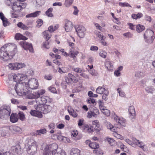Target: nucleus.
Returning <instances> with one entry per match:
<instances>
[{
	"label": "nucleus",
	"instance_id": "864d4df0",
	"mask_svg": "<svg viewBox=\"0 0 155 155\" xmlns=\"http://www.w3.org/2000/svg\"><path fill=\"white\" fill-rule=\"evenodd\" d=\"M3 22V25L5 27L6 26L9 24V22L8 21L7 19L6 18L5 19L2 20Z\"/></svg>",
	"mask_w": 155,
	"mask_h": 155
},
{
	"label": "nucleus",
	"instance_id": "69168bd1",
	"mask_svg": "<svg viewBox=\"0 0 155 155\" xmlns=\"http://www.w3.org/2000/svg\"><path fill=\"white\" fill-rule=\"evenodd\" d=\"M48 89L49 91L53 93H55L56 92V90L54 87H50L48 88Z\"/></svg>",
	"mask_w": 155,
	"mask_h": 155
},
{
	"label": "nucleus",
	"instance_id": "f257e3e1",
	"mask_svg": "<svg viewBox=\"0 0 155 155\" xmlns=\"http://www.w3.org/2000/svg\"><path fill=\"white\" fill-rule=\"evenodd\" d=\"M17 51V46L15 45L5 44L0 49V59L4 61L10 60Z\"/></svg>",
	"mask_w": 155,
	"mask_h": 155
},
{
	"label": "nucleus",
	"instance_id": "a19ab883",
	"mask_svg": "<svg viewBox=\"0 0 155 155\" xmlns=\"http://www.w3.org/2000/svg\"><path fill=\"white\" fill-rule=\"evenodd\" d=\"M80 151L76 148H73L71 153V154H80Z\"/></svg>",
	"mask_w": 155,
	"mask_h": 155
},
{
	"label": "nucleus",
	"instance_id": "ea45409f",
	"mask_svg": "<svg viewBox=\"0 0 155 155\" xmlns=\"http://www.w3.org/2000/svg\"><path fill=\"white\" fill-rule=\"evenodd\" d=\"M72 70L77 73H81L83 72V70L82 69L79 68L73 67L72 68Z\"/></svg>",
	"mask_w": 155,
	"mask_h": 155
},
{
	"label": "nucleus",
	"instance_id": "de8ad7c7",
	"mask_svg": "<svg viewBox=\"0 0 155 155\" xmlns=\"http://www.w3.org/2000/svg\"><path fill=\"white\" fill-rule=\"evenodd\" d=\"M107 53L103 50L101 51L99 53V55L103 58H105L107 56Z\"/></svg>",
	"mask_w": 155,
	"mask_h": 155
},
{
	"label": "nucleus",
	"instance_id": "c03bdc74",
	"mask_svg": "<svg viewBox=\"0 0 155 155\" xmlns=\"http://www.w3.org/2000/svg\"><path fill=\"white\" fill-rule=\"evenodd\" d=\"M16 63L17 70L20 69L21 68L25 67V65L24 63Z\"/></svg>",
	"mask_w": 155,
	"mask_h": 155
},
{
	"label": "nucleus",
	"instance_id": "393cba45",
	"mask_svg": "<svg viewBox=\"0 0 155 155\" xmlns=\"http://www.w3.org/2000/svg\"><path fill=\"white\" fill-rule=\"evenodd\" d=\"M40 13V11H37L34 12L27 15L26 17L27 18L30 17H35L39 16Z\"/></svg>",
	"mask_w": 155,
	"mask_h": 155
},
{
	"label": "nucleus",
	"instance_id": "5701e85b",
	"mask_svg": "<svg viewBox=\"0 0 155 155\" xmlns=\"http://www.w3.org/2000/svg\"><path fill=\"white\" fill-rule=\"evenodd\" d=\"M10 130L13 133L15 132H21V129L16 126H11L10 127Z\"/></svg>",
	"mask_w": 155,
	"mask_h": 155
},
{
	"label": "nucleus",
	"instance_id": "ddd939ff",
	"mask_svg": "<svg viewBox=\"0 0 155 155\" xmlns=\"http://www.w3.org/2000/svg\"><path fill=\"white\" fill-rule=\"evenodd\" d=\"M40 97L36 99H37V101H39L40 105H43V104H45L48 101H49V97L47 96H44L39 98Z\"/></svg>",
	"mask_w": 155,
	"mask_h": 155
},
{
	"label": "nucleus",
	"instance_id": "6e6552de",
	"mask_svg": "<svg viewBox=\"0 0 155 155\" xmlns=\"http://www.w3.org/2000/svg\"><path fill=\"white\" fill-rule=\"evenodd\" d=\"M52 109V107L50 105H39L37 107V110L40 111L41 114H46L49 112Z\"/></svg>",
	"mask_w": 155,
	"mask_h": 155
},
{
	"label": "nucleus",
	"instance_id": "49530a36",
	"mask_svg": "<svg viewBox=\"0 0 155 155\" xmlns=\"http://www.w3.org/2000/svg\"><path fill=\"white\" fill-rule=\"evenodd\" d=\"M53 155H66V152L64 150H61L59 152H56L54 153Z\"/></svg>",
	"mask_w": 155,
	"mask_h": 155
},
{
	"label": "nucleus",
	"instance_id": "5fc2aeb1",
	"mask_svg": "<svg viewBox=\"0 0 155 155\" xmlns=\"http://www.w3.org/2000/svg\"><path fill=\"white\" fill-rule=\"evenodd\" d=\"M123 35L128 38H131L133 36V35L129 32L124 34Z\"/></svg>",
	"mask_w": 155,
	"mask_h": 155
},
{
	"label": "nucleus",
	"instance_id": "680f3d73",
	"mask_svg": "<svg viewBox=\"0 0 155 155\" xmlns=\"http://www.w3.org/2000/svg\"><path fill=\"white\" fill-rule=\"evenodd\" d=\"M107 140L111 145H113V143L114 142V139L111 138H107Z\"/></svg>",
	"mask_w": 155,
	"mask_h": 155
},
{
	"label": "nucleus",
	"instance_id": "37998d69",
	"mask_svg": "<svg viewBox=\"0 0 155 155\" xmlns=\"http://www.w3.org/2000/svg\"><path fill=\"white\" fill-rule=\"evenodd\" d=\"M13 149L14 154H15L16 153L18 154L19 153L20 150V148L19 146H18L16 147H14Z\"/></svg>",
	"mask_w": 155,
	"mask_h": 155
},
{
	"label": "nucleus",
	"instance_id": "72a5a7b5",
	"mask_svg": "<svg viewBox=\"0 0 155 155\" xmlns=\"http://www.w3.org/2000/svg\"><path fill=\"white\" fill-rule=\"evenodd\" d=\"M53 10V8H49L48 10L45 13L46 15L48 17H53V15L51 13Z\"/></svg>",
	"mask_w": 155,
	"mask_h": 155
},
{
	"label": "nucleus",
	"instance_id": "20e7f679",
	"mask_svg": "<svg viewBox=\"0 0 155 155\" xmlns=\"http://www.w3.org/2000/svg\"><path fill=\"white\" fill-rule=\"evenodd\" d=\"M27 83L25 82H21V83H18L14 87V89H12L11 90V92L12 94H14V92L15 91L17 94L19 96H22V94L23 92L22 91H21V90L23 87H28V86H27Z\"/></svg>",
	"mask_w": 155,
	"mask_h": 155
},
{
	"label": "nucleus",
	"instance_id": "f8f14e48",
	"mask_svg": "<svg viewBox=\"0 0 155 155\" xmlns=\"http://www.w3.org/2000/svg\"><path fill=\"white\" fill-rule=\"evenodd\" d=\"M22 47L26 50H29L30 52H32L33 51L32 45L25 41H22Z\"/></svg>",
	"mask_w": 155,
	"mask_h": 155
},
{
	"label": "nucleus",
	"instance_id": "774afa93",
	"mask_svg": "<svg viewBox=\"0 0 155 155\" xmlns=\"http://www.w3.org/2000/svg\"><path fill=\"white\" fill-rule=\"evenodd\" d=\"M49 128L52 130H53L55 128V124L54 123H50L48 125Z\"/></svg>",
	"mask_w": 155,
	"mask_h": 155
},
{
	"label": "nucleus",
	"instance_id": "4d7b16f0",
	"mask_svg": "<svg viewBox=\"0 0 155 155\" xmlns=\"http://www.w3.org/2000/svg\"><path fill=\"white\" fill-rule=\"evenodd\" d=\"M52 76L51 74L45 75L44 76L45 78L48 80H50L52 79Z\"/></svg>",
	"mask_w": 155,
	"mask_h": 155
},
{
	"label": "nucleus",
	"instance_id": "1a4fd4ad",
	"mask_svg": "<svg viewBox=\"0 0 155 155\" xmlns=\"http://www.w3.org/2000/svg\"><path fill=\"white\" fill-rule=\"evenodd\" d=\"M32 89H36L38 86V81L35 78H31L29 80L28 82V84H27V86Z\"/></svg>",
	"mask_w": 155,
	"mask_h": 155
},
{
	"label": "nucleus",
	"instance_id": "7ed1b4c3",
	"mask_svg": "<svg viewBox=\"0 0 155 155\" xmlns=\"http://www.w3.org/2000/svg\"><path fill=\"white\" fill-rule=\"evenodd\" d=\"M11 113L10 107L6 105L2 106L0 107V118L4 119L9 116Z\"/></svg>",
	"mask_w": 155,
	"mask_h": 155
},
{
	"label": "nucleus",
	"instance_id": "c9c22d12",
	"mask_svg": "<svg viewBox=\"0 0 155 155\" xmlns=\"http://www.w3.org/2000/svg\"><path fill=\"white\" fill-rule=\"evenodd\" d=\"M87 114V116L88 118H91L93 116L94 117H97V114H96L95 113H94V112H93L91 111H88Z\"/></svg>",
	"mask_w": 155,
	"mask_h": 155
},
{
	"label": "nucleus",
	"instance_id": "a18cd8bd",
	"mask_svg": "<svg viewBox=\"0 0 155 155\" xmlns=\"http://www.w3.org/2000/svg\"><path fill=\"white\" fill-rule=\"evenodd\" d=\"M146 91L148 93H152L154 91V89L150 87H147L145 88Z\"/></svg>",
	"mask_w": 155,
	"mask_h": 155
},
{
	"label": "nucleus",
	"instance_id": "79ce46f5",
	"mask_svg": "<svg viewBox=\"0 0 155 155\" xmlns=\"http://www.w3.org/2000/svg\"><path fill=\"white\" fill-rule=\"evenodd\" d=\"M18 116H19V119L21 120H24L25 118V115L21 111H19L18 113Z\"/></svg>",
	"mask_w": 155,
	"mask_h": 155
},
{
	"label": "nucleus",
	"instance_id": "0e129e2a",
	"mask_svg": "<svg viewBox=\"0 0 155 155\" xmlns=\"http://www.w3.org/2000/svg\"><path fill=\"white\" fill-rule=\"evenodd\" d=\"M88 102L90 104H94L96 103L95 100L93 98H90L88 100Z\"/></svg>",
	"mask_w": 155,
	"mask_h": 155
},
{
	"label": "nucleus",
	"instance_id": "bf43d9fd",
	"mask_svg": "<svg viewBox=\"0 0 155 155\" xmlns=\"http://www.w3.org/2000/svg\"><path fill=\"white\" fill-rule=\"evenodd\" d=\"M89 73L92 75L93 76H97V74L95 73V70L90 69L89 70Z\"/></svg>",
	"mask_w": 155,
	"mask_h": 155
},
{
	"label": "nucleus",
	"instance_id": "58836bf2",
	"mask_svg": "<svg viewBox=\"0 0 155 155\" xmlns=\"http://www.w3.org/2000/svg\"><path fill=\"white\" fill-rule=\"evenodd\" d=\"M53 153L50 151V150L47 149L45 147L43 155H53Z\"/></svg>",
	"mask_w": 155,
	"mask_h": 155
},
{
	"label": "nucleus",
	"instance_id": "2f4dec72",
	"mask_svg": "<svg viewBox=\"0 0 155 155\" xmlns=\"http://www.w3.org/2000/svg\"><path fill=\"white\" fill-rule=\"evenodd\" d=\"M136 30L138 32H142L144 30V27L141 25H138L136 27Z\"/></svg>",
	"mask_w": 155,
	"mask_h": 155
},
{
	"label": "nucleus",
	"instance_id": "aec40b11",
	"mask_svg": "<svg viewBox=\"0 0 155 155\" xmlns=\"http://www.w3.org/2000/svg\"><path fill=\"white\" fill-rule=\"evenodd\" d=\"M18 120V115L17 114L12 113L11 114L10 120L12 123L17 122Z\"/></svg>",
	"mask_w": 155,
	"mask_h": 155
},
{
	"label": "nucleus",
	"instance_id": "338daca9",
	"mask_svg": "<svg viewBox=\"0 0 155 155\" xmlns=\"http://www.w3.org/2000/svg\"><path fill=\"white\" fill-rule=\"evenodd\" d=\"M117 91L119 94V95H120V96L121 97H124L125 96V94L123 92H122L121 91H120V89L119 88H118L117 89Z\"/></svg>",
	"mask_w": 155,
	"mask_h": 155
},
{
	"label": "nucleus",
	"instance_id": "7c9ffc66",
	"mask_svg": "<svg viewBox=\"0 0 155 155\" xmlns=\"http://www.w3.org/2000/svg\"><path fill=\"white\" fill-rule=\"evenodd\" d=\"M17 26L18 27L23 30H27L28 29V28L27 26L21 22H18L17 24Z\"/></svg>",
	"mask_w": 155,
	"mask_h": 155
},
{
	"label": "nucleus",
	"instance_id": "6e6d98bb",
	"mask_svg": "<svg viewBox=\"0 0 155 155\" xmlns=\"http://www.w3.org/2000/svg\"><path fill=\"white\" fill-rule=\"evenodd\" d=\"M13 3H14L13 0H6L5 1L6 4L8 6L11 5L12 6Z\"/></svg>",
	"mask_w": 155,
	"mask_h": 155
},
{
	"label": "nucleus",
	"instance_id": "dca6fc26",
	"mask_svg": "<svg viewBox=\"0 0 155 155\" xmlns=\"http://www.w3.org/2000/svg\"><path fill=\"white\" fill-rule=\"evenodd\" d=\"M96 92L99 94H103L106 95H108L109 94V91L105 89L103 87H99L96 89Z\"/></svg>",
	"mask_w": 155,
	"mask_h": 155
},
{
	"label": "nucleus",
	"instance_id": "2eb2a0df",
	"mask_svg": "<svg viewBox=\"0 0 155 155\" xmlns=\"http://www.w3.org/2000/svg\"><path fill=\"white\" fill-rule=\"evenodd\" d=\"M114 120L117 122H118L120 125L125 126L126 122V120L123 118L122 117H120L117 116L116 115H114Z\"/></svg>",
	"mask_w": 155,
	"mask_h": 155
},
{
	"label": "nucleus",
	"instance_id": "4468645a",
	"mask_svg": "<svg viewBox=\"0 0 155 155\" xmlns=\"http://www.w3.org/2000/svg\"><path fill=\"white\" fill-rule=\"evenodd\" d=\"M73 27V25L71 21L68 20L65 21L64 28L66 31L69 32L71 31L72 30Z\"/></svg>",
	"mask_w": 155,
	"mask_h": 155
},
{
	"label": "nucleus",
	"instance_id": "4c0bfd02",
	"mask_svg": "<svg viewBox=\"0 0 155 155\" xmlns=\"http://www.w3.org/2000/svg\"><path fill=\"white\" fill-rule=\"evenodd\" d=\"M74 0H65L64 5L67 7H69L72 4Z\"/></svg>",
	"mask_w": 155,
	"mask_h": 155
},
{
	"label": "nucleus",
	"instance_id": "bb28decb",
	"mask_svg": "<svg viewBox=\"0 0 155 155\" xmlns=\"http://www.w3.org/2000/svg\"><path fill=\"white\" fill-rule=\"evenodd\" d=\"M83 129L85 131H87L88 133L93 131L94 129L92 127H89L87 124H85L83 126Z\"/></svg>",
	"mask_w": 155,
	"mask_h": 155
},
{
	"label": "nucleus",
	"instance_id": "09e8293b",
	"mask_svg": "<svg viewBox=\"0 0 155 155\" xmlns=\"http://www.w3.org/2000/svg\"><path fill=\"white\" fill-rule=\"evenodd\" d=\"M78 53V52L77 51L75 52L71 51H70V53L69 54L70 55L69 56L72 58H74L77 55Z\"/></svg>",
	"mask_w": 155,
	"mask_h": 155
},
{
	"label": "nucleus",
	"instance_id": "423d86ee",
	"mask_svg": "<svg viewBox=\"0 0 155 155\" xmlns=\"http://www.w3.org/2000/svg\"><path fill=\"white\" fill-rule=\"evenodd\" d=\"M154 35V32L152 30H146L144 35V38L145 39L148 38V39L151 38V40L150 41L148 40L147 41V43L148 44H151L153 42V40L155 38Z\"/></svg>",
	"mask_w": 155,
	"mask_h": 155
},
{
	"label": "nucleus",
	"instance_id": "9b49d317",
	"mask_svg": "<svg viewBox=\"0 0 155 155\" xmlns=\"http://www.w3.org/2000/svg\"><path fill=\"white\" fill-rule=\"evenodd\" d=\"M13 78L14 81H15L17 83H18L22 82V81L26 79L27 77L22 74H15Z\"/></svg>",
	"mask_w": 155,
	"mask_h": 155
},
{
	"label": "nucleus",
	"instance_id": "412c9836",
	"mask_svg": "<svg viewBox=\"0 0 155 155\" xmlns=\"http://www.w3.org/2000/svg\"><path fill=\"white\" fill-rule=\"evenodd\" d=\"M129 112L130 114V118H134L135 115L134 108L133 106H130L129 109Z\"/></svg>",
	"mask_w": 155,
	"mask_h": 155
},
{
	"label": "nucleus",
	"instance_id": "cd10ccee",
	"mask_svg": "<svg viewBox=\"0 0 155 155\" xmlns=\"http://www.w3.org/2000/svg\"><path fill=\"white\" fill-rule=\"evenodd\" d=\"M105 65L106 67L108 70L110 71L113 70V66L112 64L110 61H106L105 62Z\"/></svg>",
	"mask_w": 155,
	"mask_h": 155
},
{
	"label": "nucleus",
	"instance_id": "6ab92c4d",
	"mask_svg": "<svg viewBox=\"0 0 155 155\" xmlns=\"http://www.w3.org/2000/svg\"><path fill=\"white\" fill-rule=\"evenodd\" d=\"M30 113V114L32 116L37 117L40 118H41L42 117V114H41L40 111L37 110V109H36V110H31Z\"/></svg>",
	"mask_w": 155,
	"mask_h": 155
},
{
	"label": "nucleus",
	"instance_id": "e433bc0d",
	"mask_svg": "<svg viewBox=\"0 0 155 155\" xmlns=\"http://www.w3.org/2000/svg\"><path fill=\"white\" fill-rule=\"evenodd\" d=\"M8 66L9 68L11 70H17L16 63H10Z\"/></svg>",
	"mask_w": 155,
	"mask_h": 155
},
{
	"label": "nucleus",
	"instance_id": "a211bd4d",
	"mask_svg": "<svg viewBox=\"0 0 155 155\" xmlns=\"http://www.w3.org/2000/svg\"><path fill=\"white\" fill-rule=\"evenodd\" d=\"M12 6L13 10L15 12H19L21 10L20 4L18 2L13 3Z\"/></svg>",
	"mask_w": 155,
	"mask_h": 155
},
{
	"label": "nucleus",
	"instance_id": "052dcab7",
	"mask_svg": "<svg viewBox=\"0 0 155 155\" xmlns=\"http://www.w3.org/2000/svg\"><path fill=\"white\" fill-rule=\"evenodd\" d=\"M0 133L2 136L5 137L6 135L7 132L5 130H0Z\"/></svg>",
	"mask_w": 155,
	"mask_h": 155
},
{
	"label": "nucleus",
	"instance_id": "603ef678",
	"mask_svg": "<svg viewBox=\"0 0 155 155\" xmlns=\"http://www.w3.org/2000/svg\"><path fill=\"white\" fill-rule=\"evenodd\" d=\"M107 124H108L107 125L108 128L110 129L112 131H115V128L110 123H108Z\"/></svg>",
	"mask_w": 155,
	"mask_h": 155
},
{
	"label": "nucleus",
	"instance_id": "f704fd0d",
	"mask_svg": "<svg viewBox=\"0 0 155 155\" xmlns=\"http://www.w3.org/2000/svg\"><path fill=\"white\" fill-rule=\"evenodd\" d=\"M68 111L70 115H71L73 117H76L78 116V114L73 109H71L70 110L68 109Z\"/></svg>",
	"mask_w": 155,
	"mask_h": 155
},
{
	"label": "nucleus",
	"instance_id": "3c124183",
	"mask_svg": "<svg viewBox=\"0 0 155 155\" xmlns=\"http://www.w3.org/2000/svg\"><path fill=\"white\" fill-rule=\"evenodd\" d=\"M57 139L60 140H66L68 141V140L69 139L67 138L66 137H63L61 135H59L57 136Z\"/></svg>",
	"mask_w": 155,
	"mask_h": 155
},
{
	"label": "nucleus",
	"instance_id": "4be33fe9",
	"mask_svg": "<svg viewBox=\"0 0 155 155\" xmlns=\"http://www.w3.org/2000/svg\"><path fill=\"white\" fill-rule=\"evenodd\" d=\"M7 83L9 85L10 87L11 88L13 87V89H14V87L16 85V84H18L17 82L14 80L13 77L12 78V79H8L7 80Z\"/></svg>",
	"mask_w": 155,
	"mask_h": 155
},
{
	"label": "nucleus",
	"instance_id": "e2e57ef3",
	"mask_svg": "<svg viewBox=\"0 0 155 155\" xmlns=\"http://www.w3.org/2000/svg\"><path fill=\"white\" fill-rule=\"evenodd\" d=\"M94 25L96 27V28L97 29L100 30V31H102L103 29L101 26L99 24L97 23H94Z\"/></svg>",
	"mask_w": 155,
	"mask_h": 155
},
{
	"label": "nucleus",
	"instance_id": "f3484780",
	"mask_svg": "<svg viewBox=\"0 0 155 155\" xmlns=\"http://www.w3.org/2000/svg\"><path fill=\"white\" fill-rule=\"evenodd\" d=\"M58 147V145L55 143H52L46 147L47 149L50 150V151L53 153L56 152L55 151H56V150Z\"/></svg>",
	"mask_w": 155,
	"mask_h": 155
},
{
	"label": "nucleus",
	"instance_id": "39448f33",
	"mask_svg": "<svg viewBox=\"0 0 155 155\" xmlns=\"http://www.w3.org/2000/svg\"><path fill=\"white\" fill-rule=\"evenodd\" d=\"M28 147L27 149L28 153L30 154L33 155L37 151V146L36 142L33 140H30L28 142Z\"/></svg>",
	"mask_w": 155,
	"mask_h": 155
},
{
	"label": "nucleus",
	"instance_id": "13d9d810",
	"mask_svg": "<svg viewBox=\"0 0 155 155\" xmlns=\"http://www.w3.org/2000/svg\"><path fill=\"white\" fill-rule=\"evenodd\" d=\"M119 5L121 6H127L131 7L130 5L128 3L126 2H120L119 3Z\"/></svg>",
	"mask_w": 155,
	"mask_h": 155
},
{
	"label": "nucleus",
	"instance_id": "0eeeda50",
	"mask_svg": "<svg viewBox=\"0 0 155 155\" xmlns=\"http://www.w3.org/2000/svg\"><path fill=\"white\" fill-rule=\"evenodd\" d=\"M76 31L78 36L81 38H83L86 32V30L85 27L81 25L75 26Z\"/></svg>",
	"mask_w": 155,
	"mask_h": 155
},
{
	"label": "nucleus",
	"instance_id": "c756f323",
	"mask_svg": "<svg viewBox=\"0 0 155 155\" xmlns=\"http://www.w3.org/2000/svg\"><path fill=\"white\" fill-rule=\"evenodd\" d=\"M89 146L92 149H96L99 147V146L97 143L96 142L91 143L89 144Z\"/></svg>",
	"mask_w": 155,
	"mask_h": 155
},
{
	"label": "nucleus",
	"instance_id": "a878e982",
	"mask_svg": "<svg viewBox=\"0 0 155 155\" xmlns=\"http://www.w3.org/2000/svg\"><path fill=\"white\" fill-rule=\"evenodd\" d=\"M15 38L17 40L21 39L23 40H26L28 39V38L23 36L22 35L19 33H17L15 35Z\"/></svg>",
	"mask_w": 155,
	"mask_h": 155
},
{
	"label": "nucleus",
	"instance_id": "f03ea898",
	"mask_svg": "<svg viewBox=\"0 0 155 155\" xmlns=\"http://www.w3.org/2000/svg\"><path fill=\"white\" fill-rule=\"evenodd\" d=\"M28 88H26L25 87H23L21 90V91H22L21 96H25L26 98L30 99L36 98L40 97V96L43 95L45 93V91L43 90H41L38 91L36 92L31 93V92L29 90H28Z\"/></svg>",
	"mask_w": 155,
	"mask_h": 155
},
{
	"label": "nucleus",
	"instance_id": "b1692460",
	"mask_svg": "<svg viewBox=\"0 0 155 155\" xmlns=\"http://www.w3.org/2000/svg\"><path fill=\"white\" fill-rule=\"evenodd\" d=\"M133 141L134 142V143L136 144V145L142 148L144 151H146L144 149V144L143 142L141 141L140 142L139 140H137L136 139H135V140H133Z\"/></svg>",
	"mask_w": 155,
	"mask_h": 155
},
{
	"label": "nucleus",
	"instance_id": "473e14b6",
	"mask_svg": "<svg viewBox=\"0 0 155 155\" xmlns=\"http://www.w3.org/2000/svg\"><path fill=\"white\" fill-rule=\"evenodd\" d=\"M46 130L45 129H42L39 130H37L35 134L36 135H40L41 134H44L46 132Z\"/></svg>",
	"mask_w": 155,
	"mask_h": 155
},
{
	"label": "nucleus",
	"instance_id": "9d476101",
	"mask_svg": "<svg viewBox=\"0 0 155 155\" xmlns=\"http://www.w3.org/2000/svg\"><path fill=\"white\" fill-rule=\"evenodd\" d=\"M43 35L44 38L46 40L45 42L43 43V47L45 48L48 49L50 47L48 40L51 38V35L50 34H48V30L44 31L43 33Z\"/></svg>",
	"mask_w": 155,
	"mask_h": 155
},
{
	"label": "nucleus",
	"instance_id": "c85d7f7f",
	"mask_svg": "<svg viewBox=\"0 0 155 155\" xmlns=\"http://www.w3.org/2000/svg\"><path fill=\"white\" fill-rule=\"evenodd\" d=\"M59 27V25H57L54 26L53 25H51L48 28V32H52L54 31L55 30L57 29Z\"/></svg>",
	"mask_w": 155,
	"mask_h": 155
},
{
	"label": "nucleus",
	"instance_id": "8fccbe9b",
	"mask_svg": "<svg viewBox=\"0 0 155 155\" xmlns=\"http://www.w3.org/2000/svg\"><path fill=\"white\" fill-rule=\"evenodd\" d=\"M102 112L105 115L107 116H108L110 115V111L106 109L105 108L102 110Z\"/></svg>",
	"mask_w": 155,
	"mask_h": 155
}]
</instances>
